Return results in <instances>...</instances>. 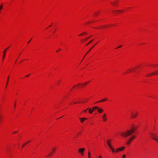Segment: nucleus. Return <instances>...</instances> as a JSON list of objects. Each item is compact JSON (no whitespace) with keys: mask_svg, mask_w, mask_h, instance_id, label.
I'll return each instance as SVG.
<instances>
[{"mask_svg":"<svg viewBox=\"0 0 158 158\" xmlns=\"http://www.w3.org/2000/svg\"><path fill=\"white\" fill-rule=\"evenodd\" d=\"M136 129V128H132L129 130H126L125 131L122 132L120 134L121 136L123 137H127L133 133Z\"/></svg>","mask_w":158,"mask_h":158,"instance_id":"f257e3e1","label":"nucleus"},{"mask_svg":"<svg viewBox=\"0 0 158 158\" xmlns=\"http://www.w3.org/2000/svg\"><path fill=\"white\" fill-rule=\"evenodd\" d=\"M111 140L110 139H108L107 142V144L110 148L112 150L113 152H115V150L114 149L111 144Z\"/></svg>","mask_w":158,"mask_h":158,"instance_id":"f03ea898","label":"nucleus"},{"mask_svg":"<svg viewBox=\"0 0 158 158\" xmlns=\"http://www.w3.org/2000/svg\"><path fill=\"white\" fill-rule=\"evenodd\" d=\"M150 135L151 136V138L152 139L156 141L157 142H158V138L156 137L155 136V135L152 133L150 134Z\"/></svg>","mask_w":158,"mask_h":158,"instance_id":"7ed1b4c3","label":"nucleus"},{"mask_svg":"<svg viewBox=\"0 0 158 158\" xmlns=\"http://www.w3.org/2000/svg\"><path fill=\"white\" fill-rule=\"evenodd\" d=\"M125 148V147H123V146L120 147L118 148H117L116 150H115V152H116V153L118 152L119 151H121L124 149Z\"/></svg>","mask_w":158,"mask_h":158,"instance_id":"20e7f679","label":"nucleus"},{"mask_svg":"<svg viewBox=\"0 0 158 158\" xmlns=\"http://www.w3.org/2000/svg\"><path fill=\"white\" fill-rule=\"evenodd\" d=\"M135 135H133L131 136L129 138V140L127 142V144H129L131 141L135 138Z\"/></svg>","mask_w":158,"mask_h":158,"instance_id":"39448f33","label":"nucleus"},{"mask_svg":"<svg viewBox=\"0 0 158 158\" xmlns=\"http://www.w3.org/2000/svg\"><path fill=\"white\" fill-rule=\"evenodd\" d=\"M85 150L84 148H82L78 149V152L81 154L82 156L83 155V152Z\"/></svg>","mask_w":158,"mask_h":158,"instance_id":"423d86ee","label":"nucleus"},{"mask_svg":"<svg viewBox=\"0 0 158 158\" xmlns=\"http://www.w3.org/2000/svg\"><path fill=\"white\" fill-rule=\"evenodd\" d=\"M106 115L105 113H103V116L102 117L103 120L104 122H106L107 120Z\"/></svg>","mask_w":158,"mask_h":158,"instance_id":"0eeeda50","label":"nucleus"},{"mask_svg":"<svg viewBox=\"0 0 158 158\" xmlns=\"http://www.w3.org/2000/svg\"><path fill=\"white\" fill-rule=\"evenodd\" d=\"M137 114V113L136 112L135 114L134 113H132L131 114V118H135Z\"/></svg>","mask_w":158,"mask_h":158,"instance_id":"6e6552de","label":"nucleus"},{"mask_svg":"<svg viewBox=\"0 0 158 158\" xmlns=\"http://www.w3.org/2000/svg\"><path fill=\"white\" fill-rule=\"evenodd\" d=\"M157 72H153L152 73V74L151 73H149V74H147L146 75V76L147 77H149V76H152L153 75H154V74H157Z\"/></svg>","mask_w":158,"mask_h":158,"instance_id":"1a4fd4ad","label":"nucleus"},{"mask_svg":"<svg viewBox=\"0 0 158 158\" xmlns=\"http://www.w3.org/2000/svg\"><path fill=\"white\" fill-rule=\"evenodd\" d=\"M8 48H7L5 50H4L3 52V60H4V58L5 55L6 54V51L7 49Z\"/></svg>","mask_w":158,"mask_h":158,"instance_id":"9d476101","label":"nucleus"},{"mask_svg":"<svg viewBox=\"0 0 158 158\" xmlns=\"http://www.w3.org/2000/svg\"><path fill=\"white\" fill-rule=\"evenodd\" d=\"M97 110L98 111L99 113H101L103 111V110L102 109L99 108L98 107V108H97Z\"/></svg>","mask_w":158,"mask_h":158,"instance_id":"9b49d317","label":"nucleus"},{"mask_svg":"<svg viewBox=\"0 0 158 158\" xmlns=\"http://www.w3.org/2000/svg\"><path fill=\"white\" fill-rule=\"evenodd\" d=\"M79 119L80 120L81 122V123H83L84 121L86 119V118H80Z\"/></svg>","mask_w":158,"mask_h":158,"instance_id":"f8f14e48","label":"nucleus"},{"mask_svg":"<svg viewBox=\"0 0 158 158\" xmlns=\"http://www.w3.org/2000/svg\"><path fill=\"white\" fill-rule=\"evenodd\" d=\"M135 69V68H133V69H129L127 70L125 72V73H126V74H127L129 72H130L131 70H134Z\"/></svg>","mask_w":158,"mask_h":158,"instance_id":"ddd939ff","label":"nucleus"},{"mask_svg":"<svg viewBox=\"0 0 158 158\" xmlns=\"http://www.w3.org/2000/svg\"><path fill=\"white\" fill-rule=\"evenodd\" d=\"M30 141H28L25 143H24L23 145H22V147L25 146L28 143L30 142Z\"/></svg>","mask_w":158,"mask_h":158,"instance_id":"4468645a","label":"nucleus"},{"mask_svg":"<svg viewBox=\"0 0 158 158\" xmlns=\"http://www.w3.org/2000/svg\"><path fill=\"white\" fill-rule=\"evenodd\" d=\"M107 100V98H104V99H103L101 100H100L99 101H98L97 102H96V103H98V102H104V101H105L106 100Z\"/></svg>","mask_w":158,"mask_h":158,"instance_id":"2eb2a0df","label":"nucleus"},{"mask_svg":"<svg viewBox=\"0 0 158 158\" xmlns=\"http://www.w3.org/2000/svg\"><path fill=\"white\" fill-rule=\"evenodd\" d=\"M118 2V1H117L115 2H111V3L113 6H115V5H118V3H117Z\"/></svg>","mask_w":158,"mask_h":158,"instance_id":"dca6fc26","label":"nucleus"},{"mask_svg":"<svg viewBox=\"0 0 158 158\" xmlns=\"http://www.w3.org/2000/svg\"><path fill=\"white\" fill-rule=\"evenodd\" d=\"M93 112V110H91V109L90 108L89 110V112L90 114H92Z\"/></svg>","mask_w":158,"mask_h":158,"instance_id":"f3484780","label":"nucleus"},{"mask_svg":"<svg viewBox=\"0 0 158 158\" xmlns=\"http://www.w3.org/2000/svg\"><path fill=\"white\" fill-rule=\"evenodd\" d=\"M88 158H91V153L89 151L88 152Z\"/></svg>","mask_w":158,"mask_h":158,"instance_id":"a211bd4d","label":"nucleus"},{"mask_svg":"<svg viewBox=\"0 0 158 158\" xmlns=\"http://www.w3.org/2000/svg\"><path fill=\"white\" fill-rule=\"evenodd\" d=\"M98 106H95L93 108L92 110H93V111L96 109H97Z\"/></svg>","mask_w":158,"mask_h":158,"instance_id":"6ab92c4d","label":"nucleus"},{"mask_svg":"<svg viewBox=\"0 0 158 158\" xmlns=\"http://www.w3.org/2000/svg\"><path fill=\"white\" fill-rule=\"evenodd\" d=\"M9 77L8 76V77H7V83H6V87L7 86V84H8V81H9Z\"/></svg>","mask_w":158,"mask_h":158,"instance_id":"aec40b11","label":"nucleus"},{"mask_svg":"<svg viewBox=\"0 0 158 158\" xmlns=\"http://www.w3.org/2000/svg\"><path fill=\"white\" fill-rule=\"evenodd\" d=\"M3 8V6L2 4L0 6V10L2 9Z\"/></svg>","mask_w":158,"mask_h":158,"instance_id":"412c9836","label":"nucleus"},{"mask_svg":"<svg viewBox=\"0 0 158 158\" xmlns=\"http://www.w3.org/2000/svg\"><path fill=\"white\" fill-rule=\"evenodd\" d=\"M96 45L95 44L87 52V53L86 54L88 53L90 51V50L95 46V45Z\"/></svg>","mask_w":158,"mask_h":158,"instance_id":"4be33fe9","label":"nucleus"},{"mask_svg":"<svg viewBox=\"0 0 158 158\" xmlns=\"http://www.w3.org/2000/svg\"><path fill=\"white\" fill-rule=\"evenodd\" d=\"M93 40H91L87 44V45H88Z\"/></svg>","mask_w":158,"mask_h":158,"instance_id":"5701e85b","label":"nucleus"},{"mask_svg":"<svg viewBox=\"0 0 158 158\" xmlns=\"http://www.w3.org/2000/svg\"><path fill=\"white\" fill-rule=\"evenodd\" d=\"M97 158H102V157L101 155H99Z\"/></svg>","mask_w":158,"mask_h":158,"instance_id":"b1692460","label":"nucleus"},{"mask_svg":"<svg viewBox=\"0 0 158 158\" xmlns=\"http://www.w3.org/2000/svg\"><path fill=\"white\" fill-rule=\"evenodd\" d=\"M126 155H123V156H122V158H125L126 157Z\"/></svg>","mask_w":158,"mask_h":158,"instance_id":"393cba45","label":"nucleus"},{"mask_svg":"<svg viewBox=\"0 0 158 158\" xmlns=\"http://www.w3.org/2000/svg\"><path fill=\"white\" fill-rule=\"evenodd\" d=\"M87 83H88V82H86L85 83L82 84V85H83L85 86V85H86V84Z\"/></svg>","mask_w":158,"mask_h":158,"instance_id":"a878e982","label":"nucleus"},{"mask_svg":"<svg viewBox=\"0 0 158 158\" xmlns=\"http://www.w3.org/2000/svg\"><path fill=\"white\" fill-rule=\"evenodd\" d=\"M90 38V37H88L86 38L84 40L85 41V40H86L87 39H88L89 38Z\"/></svg>","mask_w":158,"mask_h":158,"instance_id":"bb28decb","label":"nucleus"},{"mask_svg":"<svg viewBox=\"0 0 158 158\" xmlns=\"http://www.w3.org/2000/svg\"><path fill=\"white\" fill-rule=\"evenodd\" d=\"M121 47H122V46H121H121H118V47H117V48H116V49H118V48H120Z\"/></svg>","mask_w":158,"mask_h":158,"instance_id":"cd10ccee","label":"nucleus"},{"mask_svg":"<svg viewBox=\"0 0 158 158\" xmlns=\"http://www.w3.org/2000/svg\"><path fill=\"white\" fill-rule=\"evenodd\" d=\"M104 27H105V26H102V27H100L99 28L102 29V28Z\"/></svg>","mask_w":158,"mask_h":158,"instance_id":"c85d7f7f","label":"nucleus"},{"mask_svg":"<svg viewBox=\"0 0 158 158\" xmlns=\"http://www.w3.org/2000/svg\"><path fill=\"white\" fill-rule=\"evenodd\" d=\"M32 40V38H31L30 40H29V41L27 43V44H28L30 43V42L31 41V40Z\"/></svg>","mask_w":158,"mask_h":158,"instance_id":"c756f323","label":"nucleus"},{"mask_svg":"<svg viewBox=\"0 0 158 158\" xmlns=\"http://www.w3.org/2000/svg\"><path fill=\"white\" fill-rule=\"evenodd\" d=\"M2 118L1 116H0V121L2 120Z\"/></svg>","mask_w":158,"mask_h":158,"instance_id":"7c9ffc66","label":"nucleus"},{"mask_svg":"<svg viewBox=\"0 0 158 158\" xmlns=\"http://www.w3.org/2000/svg\"><path fill=\"white\" fill-rule=\"evenodd\" d=\"M88 108L86 110H84V112H86L87 110H88Z\"/></svg>","mask_w":158,"mask_h":158,"instance_id":"2f4dec72","label":"nucleus"},{"mask_svg":"<svg viewBox=\"0 0 158 158\" xmlns=\"http://www.w3.org/2000/svg\"><path fill=\"white\" fill-rule=\"evenodd\" d=\"M94 14H95V15H96L98 14V13H94Z\"/></svg>","mask_w":158,"mask_h":158,"instance_id":"473e14b6","label":"nucleus"},{"mask_svg":"<svg viewBox=\"0 0 158 158\" xmlns=\"http://www.w3.org/2000/svg\"><path fill=\"white\" fill-rule=\"evenodd\" d=\"M94 14H95V15H96L98 14V13H94Z\"/></svg>","mask_w":158,"mask_h":158,"instance_id":"72a5a7b5","label":"nucleus"},{"mask_svg":"<svg viewBox=\"0 0 158 158\" xmlns=\"http://www.w3.org/2000/svg\"><path fill=\"white\" fill-rule=\"evenodd\" d=\"M82 34H86V32H83L82 33Z\"/></svg>","mask_w":158,"mask_h":158,"instance_id":"f704fd0d","label":"nucleus"},{"mask_svg":"<svg viewBox=\"0 0 158 158\" xmlns=\"http://www.w3.org/2000/svg\"><path fill=\"white\" fill-rule=\"evenodd\" d=\"M29 75H26V77H29Z\"/></svg>","mask_w":158,"mask_h":158,"instance_id":"c9c22d12","label":"nucleus"},{"mask_svg":"<svg viewBox=\"0 0 158 158\" xmlns=\"http://www.w3.org/2000/svg\"><path fill=\"white\" fill-rule=\"evenodd\" d=\"M17 132H18V131H16L14 132V133H17Z\"/></svg>","mask_w":158,"mask_h":158,"instance_id":"e433bc0d","label":"nucleus"},{"mask_svg":"<svg viewBox=\"0 0 158 158\" xmlns=\"http://www.w3.org/2000/svg\"><path fill=\"white\" fill-rule=\"evenodd\" d=\"M82 34H82H82H80V35H79V36H81V35Z\"/></svg>","mask_w":158,"mask_h":158,"instance_id":"4c0bfd02","label":"nucleus"},{"mask_svg":"<svg viewBox=\"0 0 158 158\" xmlns=\"http://www.w3.org/2000/svg\"><path fill=\"white\" fill-rule=\"evenodd\" d=\"M14 105H15H15H16V103H15H15Z\"/></svg>","mask_w":158,"mask_h":158,"instance_id":"58836bf2","label":"nucleus"},{"mask_svg":"<svg viewBox=\"0 0 158 158\" xmlns=\"http://www.w3.org/2000/svg\"><path fill=\"white\" fill-rule=\"evenodd\" d=\"M85 55H86V54ZM85 56H84V58H83V59H84V58ZM83 60V59H82V60H81V61H82Z\"/></svg>","mask_w":158,"mask_h":158,"instance_id":"ea45409f","label":"nucleus"},{"mask_svg":"<svg viewBox=\"0 0 158 158\" xmlns=\"http://www.w3.org/2000/svg\"><path fill=\"white\" fill-rule=\"evenodd\" d=\"M120 11H121L120 10H119V11H116L119 12H120Z\"/></svg>","mask_w":158,"mask_h":158,"instance_id":"a19ab883","label":"nucleus"},{"mask_svg":"<svg viewBox=\"0 0 158 158\" xmlns=\"http://www.w3.org/2000/svg\"><path fill=\"white\" fill-rule=\"evenodd\" d=\"M52 154V153H51L50 155H48V156H49L50 155Z\"/></svg>","mask_w":158,"mask_h":158,"instance_id":"79ce46f5","label":"nucleus"},{"mask_svg":"<svg viewBox=\"0 0 158 158\" xmlns=\"http://www.w3.org/2000/svg\"><path fill=\"white\" fill-rule=\"evenodd\" d=\"M53 150H55V148H53Z\"/></svg>","mask_w":158,"mask_h":158,"instance_id":"37998d69","label":"nucleus"},{"mask_svg":"<svg viewBox=\"0 0 158 158\" xmlns=\"http://www.w3.org/2000/svg\"><path fill=\"white\" fill-rule=\"evenodd\" d=\"M76 103V102H74V103Z\"/></svg>","mask_w":158,"mask_h":158,"instance_id":"c03bdc74","label":"nucleus"},{"mask_svg":"<svg viewBox=\"0 0 158 158\" xmlns=\"http://www.w3.org/2000/svg\"><path fill=\"white\" fill-rule=\"evenodd\" d=\"M79 84H77V85H79Z\"/></svg>","mask_w":158,"mask_h":158,"instance_id":"a18cd8bd","label":"nucleus"},{"mask_svg":"<svg viewBox=\"0 0 158 158\" xmlns=\"http://www.w3.org/2000/svg\"><path fill=\"white\" fill-rule=\"evenodd\" d=\"M77 102V103H79L78 102Z\"/></svg>","mask_w":158,"mask_h":158,"instance_id":"49530a36","label":"nucleus"},{"mask_svg":"<svg viewBox=\"0 0 158 158\" xmlns=\"http://www.w3.org/2000/svg\"><path fill=\"white\" fill-rule=\"evenodd\" d=\"M49 26L50 27L51 26V25H50Z\"/></svg>","mask_w":158,"mask_h":158,"instance_id":"de8ad7c7","label":"nucleus"},{"mask_svg":"<svg viewBox=\"0 0 158 158\" xmlns=\"http://www.w3.org/2000/svg\"><path fill=\"white\" fill-rule=\"evenodd\" d=\"M139 67V66H137V67Z\"/></svg>","mask_w":158,"mask_h":158,"instance_id":"09e8293b","label":"nucleus"}]
</instances>
